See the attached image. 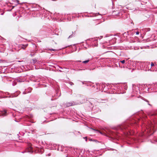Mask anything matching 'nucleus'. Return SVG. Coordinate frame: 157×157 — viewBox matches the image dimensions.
Listing matches in <instances>:
<instances>
[{
    "mask_svg": "<svg viewBox=\"0 0 157 157\" xmlns=\"http://www.w3.org/2000/svg\"><path fill=\"white\" fill-rule=\"evenodd\" d=\"M151 118L152 122L149 121L148 125L145 126L144 131L140 135L141 136H147L151 135L156 130L155 128L157 127V112L152 114Z\"/></svg>",
    "mask_w": 157,
    "mask_h": 157,
    "instance_id": "nucleus-1",
    "label": "nucleus"
},
{
    "mask_svg": "<svg viewBox=\"0 0 157 157\" xmlns=\"http://www.w3.org/2000/svg\"><path fill=\"white\" fill-rule=\"evenodd\" d=\"M139 63L140 66H142V69L146 71L150 70V62H140Z\"/></svg>",
    "mask_w": 157,
    "mask_h": 157,
    "instance_id": "nucleus-2",
    "label": "nucleus"
},
{
    "mask_svg": "<svg viewBox=\"0 0 157 157\" xmlns=\"http://www.w3.org/2000/svg\"><path fill=\"white\" fill-rule=\"evenodd\" d=\"M151 86L149 85H147V84H145L144 86V91L146 92L147 91H148L149 92H153L154 91H151L152 89L151 88H150Z\"/></svg>",
    "mask_w": 157,
    "mask_h": 157,
    "instance_id": "nucleus-3",
    "label": "nucleus"
},
{
    "mask_svg": "<svg viewBox=\"0 0 157 157\" xmlns=\"http://www.w3.org/2000/svg\"><path fill=\"white\" fill-rule=\"evenodd\" d=\"M129 127L128 125L127 124H124L123 125H121L120 127V129L122 130H126L127 129L128 131L129 132V130L128 128Z\"/></svg>",
    "mask_w": 157,
    "mask_h": 157,
    "instance_id": "nucleus-4",
    "label": "nucleus"
},
{
    "mask_svg": "<svg viewBox=\"0 0 157 157\" xmlns=\"http://www.w3.org/2000/svg\"><path fill=\"white\" fill-rule=\"evenodd\" d=\"M76 104L73 101L72 102H68L66 104H65V106L66 107H68L70 106H73L76 105Z\"/></svg>",
    "mask_w": 157,
    "mask_h": 157,
    "instance_id": "nucleus-5",
    "label": "nucleus"
},
{
    "mask_svg": "<svg viewBox=\"0 0 157 157\" xmlns=\"http://www.w3.org/2000/svg\"><path fill=\"white\" fill-rule=\"evenodd\" d=\"M141 120V119H140L139 118H137L136 119V120H134V121H132V122L130 123V124L132 125H136V124L137 125V122H138V121H140Z\"/></svg>",
    "mask_w": 157,
    "mask_h": 157,
    "instance_id": "nucleus-6",
    "label": "nucleus"
},
{
    "mask_svg": "<svg viewBox=\"0 0 157 157\" xmlns=\"http://www.w3.org/2000/svg\"><path fill=\"white\" fill-rule=\"evenodd\" d=\"M153 89L154 92L157 91V83H155L152 85Z\"/></svg>",
    "mask_w": 157,
    "mask_h": 157,
    "instance_id": "nucleus-7",
    "label": "nucleus"
},
{
    "mask_svg": "<svg viewBox=\"0 0 157 157\" xmlns=\"http://www.w3.org/2000/svg\"><path fill=\"white\" fill-rule=\"evenodd\" d=\"M26 152H30V153H33V151L31 146H29V147L26 150Z\"/></svg>",
    "mask_w": 157,
    "mask_h": 157,
    "instance_id": "nucleus-8",
    "label": "nucleus"
},
{
    "mask_svg": "<svg viewBox=\"0 0 157 157\" xmlns=\"http://www.w3.org/2000/svg\"><path fill=\"white\" fill-rule=\"evenodd\" d=\"M17 81L18 82H22L24 81V80L21 79V78H17Z\"/></svg>",
    "mask_w": 157,
    "mask_h": 157,
    "instance_id": "nucleus-9",
    "label": "nucleus"
},
{
    "mask_svg": "<svg viewBox=\"0 0 157 157\" xmlns=\"http://www.w3.org/2000/svg\"><path fill=\"white\" fill-rule=\"evenodd\" d=\"M99 102H100L101 103H105L107 101L106 99H101L99 100H98Z\"/></svg>",
    "mask_w": 157,
    "mask_h": 157,
    "instance_id": "nucleus-10",
    "label": "nucleus"
},
{
    "mask_svg": "<svg viewBox=\"0 0 157 157\" xmlns=\"http://www.w3.org/2000/svg\"><path fill=\"white\" fill-rule=\"evenodd\" d=\"M19 94V93L18 94H16V95L15 94H13L12 95H10V96H9L8 97L9 98H13V97H16Z\"/></svg>",
    "mask_w": 157,
    "mask_h": 157,
    "instance_id": "nucleus-11",
    "label": "nucleus"
},
{
    "mask_svg": "<svg viewBox=\"0 0 157 157\" xmlns=\"http://www.w3.org/2000/svg\"><path fill=\"white\" fill-rule=\"evenodd\" d=\"M6 110H4L2 113V116H5L6 115Z\"/></svg>",
    "mask_w": 157,
    "mask_h": 157,
    "instance_id": "nucleus-12",
    "label": "nucleus"
},
{
    "mask_svg": "<svg viewBox=\"0 0 157 157\" xmlns=\"http://www.w3.org/2000/svg\"><path fill=\"white\" fill-rule=\"evenodd\" d=\"M32 90V88H29L27 90H26V91L27 92V93L31 92Z\"/></svg>",
    "mask_w": 157,
    "mask_h": 157,
    "instance_id": "nucleus-13",
    "label": "nucleus"
},
{
    "mask_svg": "<svg viewBox=\"0 0 157 157\" xmlns=\"http://www.w3.org/2000/svg\"><path fill=\"white\" fill-rule=\"evenodd\" d=\"M28 44H26L25 45H22L21 48L24 49H25V48L28 46Z\"/></svg>",
    "mask_w": 157,
    "mask_h": 157,
    "instance_id": "nucleus-14",
    "label": "nucleus"
},
{
    "mask_svg": "<svg viewBox=\"0 0 157 157\" xmlns=\"http://www.w3.org/2000/svg\"><path fill=\"white\" fill-rule=\"evenodd\" d=\"M91 129L92 130H94V131H95L97 132L100 133L101 134H103V133H102V132H100L98 130H96V129H94L92 128H91Z\"/></svg>",
    "mask_w": 157,
    "mask_h": 157,
    "instance_id": "nucleus-15",
    "label": "nucleus"
},
{
    "mask_svg": "<svg viewBox=\"0 0 157 157\" xmlns=\"http://www.w3.org/2000/svg\"><path fill=\"white\" fill-rule=\"evenodd\" d=\"M86 103L89 105V107H92V104L89 101L87 102Z\"/></svg>",
    "mask_w": 157,
    "mask_h": 157,
    "instance_id": "nucleus-16",
    "label": "nucleus"
},
{
    "mask_svg": "<svg viewBox=\"0 0 157 157\" xmlns=\"http://www.w3.org/2000/svg\"><path fill=\"white\" fill-rule=\"evenodd\" d=\"M144 31L145 32H148L150 30V29L149 28H148L147 29H144Z\"/></svg>",
    "mask_w": 157,
    "mask_h": 157,
    "instance_id": "nucleus-17",
    "label": "nucleus"
},
{
    "mask_svg": "<svg viewBox=\"0 0 157 157\" xmlns=\"http://www.w3.org/2000/svg\"><path fill=\"white\" fill-rule=\"evenodd\" d=\"M90 59H88L86 60L83 61L82 63H88L90 61Z\"/></svg>",
    "mask_w": 157,
    "mask_h": 157,
    "instance_id": "nucleus-18",
    "label": "nucleus"
},
{
    "mask_svg": "<svg viewBox=\"0 0 157 157\" xmlns=\"http://www.w3.org/2000/svg\"><path fill=\"white\" fill-rule=\"evenodd\" d=\"M33 61L32 63L33 64H35L36 62H37V61L36 59H33Z\"/></svg>",
    "mask_w": 157,
    "mask_h": 157,
    "instance_id": "nucleus-19",
    "label": "nucleus"
},
{
    "mask_svg": "<svg viewBox=\"0 0 157 157\" xmlns=\"http://www.w3.org/2000/svg\"><path fill=\"white\" fill-rule=\"evenodd\" d=\"M128 33L129 34H134L135 33L133 32H132V31H129L128 32Z\"/></svg>",
    "mask_w": 157,
    "mask_h": 157,
    "instance_id": "nucleus-20",
    "label": "nucleus"
},
{
    "mask_svg": "<svg viewBox=\"0 0 157 157\" xmlns=\"http://www.w3.org/2000/svg\"><path fill=\"white\" fill-rule=\"evenodd\" d=\"M120 62H121V63L123 64V63H125V60H124L120 61Z\"/></svg>",
    "mask_w": 157,
    "mask_h": 157,
    "instance_id": "nucleus-21",
    "label": "nucleus"
},
{
    "mask_svg": "<svg viewBox=\"0 0 157 157\" xmlns=\"http://www.w3.org/2000/svg\"><path fill=\"white\" fill-rule=\"evenodd\" d=\"M154 65V64L153 63H151V67L150 68H151V67L153 66Z\"/></svg>",
    "mask_w": 157,
    "mask_h": 157,
    "instance_id": "nucleus-22",
    "label": "nucleus"
},
{
    "mask_svg": "<svg viewBox=\"0 0 157 157\" xmlns=\"http://www.w3.org/2000/svg\"><path fill=\"white\" fill-rule=\"evenodd\" d=\"M69 84L71 85H74V83L72 82H69Z\"/></svg>",
    "mask_w": 157,
    "mask_h": 157,
    "instance_id": "nucleus-23",
    "label": "nucleus"
},
{
    "mask_svg": "<svg viewBox=\"0 0 157 157\" xmlns=\"http://www.w3.org/2000/svg\"><path fill=\"white\" fill-rule=\"evenodd\" d=\"M27 93V92L26 90L25 91H24V92H23V94H26Z\"/></svg>",
    "mask_w": 157,
    "mask_h": 157,
    "instance_id": "nucleus-24",
    "label": "nucleus"
},
{
    "mask_svg": "<svg viewBox=\"0 0 157 157\" xmlns=\"http://www.w3.org/2000/svg\"><path fill=\"white\" fill-rule=\"evenodd\" d=\"M85 69H79L78 70H77V71H82V70H84Z\"/></svg>",
    "mask_w": 157,
    "mask_h": 157,
    "instance_id": "nucleus-25",
    "label": "nucleus"
},
{
    "mask_svg": "<svg viewBox=\"0 0 157 157\" xmlns=\"http://www.w3.org/2000/svg\"><path fill=\"white\" fill-rule=\"evenodd\" d=\"M72 36H73V35H70V36H69V37H68V38H71L72 37Z\"/></svg>",
    "mask_w": 157,
    "mask_h": 157,
    "instance_id": "nucleus-26",
    "label": "nucleus"
},
{
    "mask_svg": "<svg viewBox=\"0 0 157 157\" xmlns=\"http://www.w3.org/2000/svg\"><path fill=\"white\" fill-rule=\"evenodd\" d=\"M130 41L132 42V43H134V42H135V41L134 40H130Z\"/></svg>",
    "mask_w": 157,
    "mask_h": 157,
    "instance_id": "nucleus-27",
    "label": "nucleus"
},
{
    "mask_svg": "<svg viewBox=\"0 0 157 157\" xmlns=\"http://www.w3.org/2000/svg\"><path fill=\"white\" fill-rule=\"evenodd\" d=\"M144 100L146 101L147 102H148V103H149V101L147 100V99H144Z\"/></svg>",
    "mask_w": 157,
    "mask_h": 157,
    "instance_id": "nucleus-28",
    "label": "nucleus"
},
{
    "mask_svg": "<svg viewBox=\"0 0 157 157\" xmlns=\"http://www.w3.org/2000/svg\"><path fill=\"white\" fill-rule=\"evenodd\" d=\"M51 51H55L56 50L55 49H50Z\"/></svg>",
    "mask_w": 157,
    "mask_h": 157,
    "instance_id": "nucleus-29",
    "label": "nucleus"
},
{
    "mask_svg": "<svg viewBox=\"0 0 157 157\" xmlns=\"http://www.w3.org/2000/svg\"><path fill=\"white\" fill-rule=\"evenodd\" d=\"M139 34V32H137L136 33V35H138Z\"/></svg>",
    "mask_w": 157,
    "mask_h": 157,
    "instance_id": "nucleus-30",
    "label": "nucleus"
},
{
    "mask_svg": "<svg viewBox=\"0 0 157 157\" xmlns=\"http://www.w3.org/2000/svg\"><path fill=\"white\" fill-rule=\"evenodd\" d=\"M16 2H17V4H19V1L18 0H16Z\"/></svg>",
    "mask_w": 157,
    "mask_h": 157,
    "instance_id": "nucleus-31",
    "label": "nucleus"
},
{
    "mask_svg": "<svg viewBox=\"0 0 157 157\" xmlns=\"http://www.w3.org/2000/svg\"><path fill=\"white\" fill-rule=\"evenodd\" d=\"M6 94H7V95H9V93L8 92H6Z\"/></svg>",
    "mask_w": 157,
    "mask_h": 157,
    "instance_id": "nucleus-32",
    "label": "nucleus"
},
{
    "mask_svg": "<svg viewBox=\"0 0 157 157\" xmlns=\"http://www.w3.org/2000/svg\"><path fill=\"white\" fill-rule=\"evenodd\" d=\"M119 14H120V13H119V12H117V13H116V14H119V16H120Z\"/></svg>",
    "mask_w": 157,
    "mask_h": 157,
    "instance_id": "nucleus-33",
    "label": "nucleus"
},
{
    "mask_svg": "<svg viewBox=\"0 0 157 157\" xmlns=\"http://www.w3.org/2000/svg\"><path fill=\"white\" fill-rule=\"evenodd\" d=\"M71 69L72 70H74V71L76 70L75 69Z\"/></svg>",
    "mask_w": 157,
    "mask_h": 157,
    "instance_id": "nucleus-34",
    "label": "nucleus"
},
{
    "mask_svg": "<svg viewBox=\"0 0 157 157\" xmlns=\"http://www.w3.org/2000/svg\"><path fill=\"white\" fill-rule=\"evenodd\" d=\"M155 142H157V138H155Z\"/></svg>",
    "mask_w": 157,
    "mask_h": 157,
    "instance_id": "nucleus-35",
    "label": "nucleus"
},
{
    "mask_svg": "<svg viewBox=\"0 0 157 157\" xmlns=\"http://www.w3.org/2000/svg\"><path fill=\"white\" fill-rule=\"evenodd\" d=\"M30 56H33V55L32 54H30Z\"/></svg>",
    "mask_w": 157,
    "mask_h": 157,
    "instance_id": "nucleus-36",
    "label": "nucleus"
},
{
    "mask_svg": "<svg viewBox=\"0 0 157 157\" xmlns=\"http://www.w3.org/2000/svg\"><path fill=\"white\" fill-rule=\"evenodd\" d=\"M76 62H81V61H80V60H79V61H76Z\"/></svg>",
    "mask_w": 157,
    "mask_h": 157,
    "instance_id": "nucleus-37",
    "label": "nucleus"
},
{
    "mask_svg": "<svg viewBox=\"0 0 157 157\" xmlns=\"http://www.w3.org/2000/svg\"><path fill=\"white\" fill-rule=\"evenodd\" d=\"M84 138H85L86 139V141H87V139H86V137H84Z\"/></svg>",
    "mask_w": 157,
    "mask_h": 157,
    "instance_id": "nucleus-38",
    "label": "nucleus"
},
{
    "mask_svg": "<svg viewBox=\"0 0 157 157\" xmlns=\"http://www.w3.org/2000/svg\"><path fill=\"white\" fill-rule=\"evenodd\" d=\"M148 104L149 105L151 106V105L150 104H149V103H148Z\"/></svg>",
    "mask_w": 157,
    "mask_h": 157,
    "instance_id": "nucleus-39",
    "label": "nucleus"
},
{
    "mask_svg": "<svg viewBox=\"0 0 157 157\" xmlns=\"http://www.w3.org/2000/svg\"><path fill=\"white\" fill-rule=\"evenodd\" d=\"M3 14H4V13H2L1 14V15H3Z\"/></svg>",
    "mask_w": 157,
    "mask_h": 157,
    "instance_id": "nucleus-40",
    "label": "nucleus"
},
{
    "mask_svg": "<svg viewBox=\"0 0 157 157\" xmlns=\"http://www.w3.org/2000/svg\"><path fill=\"white\" fill-rule=\"evenodd\" d=\"M48 155V156H50V154H49Z\"/></svg>",
    "mask_w": 157,
    "mask_h": 157,
    "instance_id": "nucleus-41",
    "label": "nucleus"
},
{
    "mask_svg": "<svg viewBox=\"0 0 157 157\" xmlns=\"http://www.w3.org/2000/svg\"><path fill=\"white\" fill-rule=\"evenodd\" d=\"M59 71L60 72H62V71H61L60 70H59Z\"/></svg>",
    "mask_w": 157,
    "mask_h": 157,
    "instance_id": "nucleus-42",
    "label": "nucleus"
},
{
    "mask_svg": "<svg viewBox=\"0 0 157 157\" xmlns=\"http://www.w3.org/2000/svg\"><path fill=\"white\" fill-rule=\"evenodd\" d=\"M61 151H63V149H61Z\"/></svg>",
    "mask_w": 157,
    "mask_h": 157,
    "instance_id": "nucleus-43",
    "label": "nucleus"
},
{
    "mask_svg": "<svg viewBox=\"0 0 157 157\" xmlns=\"http://www.w3.org/2000/svg\"><path fill=\"white\" fill-rule=\"evenodd\" d=\"M59 68H60L61 69H62V68L61 67H59Z\"/></svg>",
    "mask_w": 157,
    "mask_h": 157,
    "instance_id": "nucleus-44",
    "label": "nucleus"
},
{
    "mask_svg": "<svg viewBox=\"0 0 157 157\" xmlns=\"http://www.w3.org/2000/svg\"><path fill=\"white\" fill-rule=\"evenodd\" d=\"M130 132V134H131H131H131V132Z\"/></svg>",
    "mask_w": 157,
    "mask_h": 157,
    "instance_id": "nucleus-45",
    "label": "nucleus"
},
{
    "mask_svg": "<svg viewBox=\"0 0 157 157\" xmlns=\"http://www.w3.org/2000/svg\"><path fill=\"white\" fill-rule=\"evenodd\" d=\"M73 33H73V32H72V34H73Z\"/></svg>",
    "mask_w": 157,
    "mask_h": 157,
    "instance_id": "nucleus-46",
    "label": "nucleus"
},
{
    "mask_svg": "<svg viewBox=\"0 0 157 157\" xmlns=\"http://www.w3.org/2000/svg\"><path fill=\"white\" fill-rule=\"evenodd\" d=\"M67 156H68V155L66 156V157H67Z\"/></svg>",
    "mask_w": 157,
    "mask_h": 157,
    "instance_id": "nucleus-47",
    "label": "nucleus"
},
{
    "mask_svg": "<svg viewBox=\"0 0 157 157\" xmlns=\"http://www.w3.org/2000/svg\"><path fill=\"white\" fill-rule=\"evenodd\" d=\"M51 100H52V99H51Z\"/></svg>",
    "mask_w": 157,
    "mask_h": 157,
    "instance_id": "nucleus-48",
    "label": "nucleus"
}]
</instances>
